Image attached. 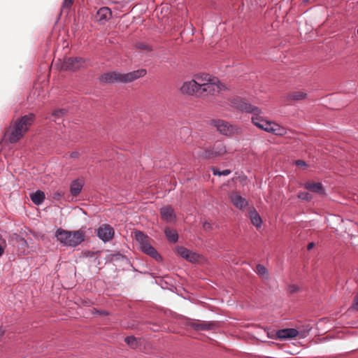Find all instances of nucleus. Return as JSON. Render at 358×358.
Listing matches in <instances>:
<instances>
[{"instance_id":"f257e3e1","label":"nucleus","mask_w":358,"mask_h":358,"mask_svg":"<svg viewBox=\"0 0 358 358\" xmlns=\"http://www.w3.org/2000/svg\"><path fill=\"white\" fill-rule=\"evenodd\" d=\"M230 103L231 106L236 109L252 113V122L258 128L275 135L282 136L285 134V128L273 122L264 119L261 116L262 111L258 107L251 105L241 97L237 96L231 99Z\"/></svg>"},{"instance_id":"f03ea898","label":"nucleus","mask_w":358,"mask_h":358,"mask_svg":"<svg viewBox=\"0 0 358 358\" xmlns=\"http://www.w3.org/2000/svg\"><path fill=\"white\" fill-rule=\"evenodd\" d=\"M34 118L35 115L29 113L13 122L6 133L9 143H17L28 131L29 127L33 124Z\"/></svg>"},{"instance_id":"7ed1b4c3","label":"nucleus","mask_w":358,"mask_h":358,"mask_svg":"<svg viewBox=\"0 0 358 358\" xmlns=\"http://www.w3.org/2000/svg\"><path fill=\"white\" fill-rule=\"evenodd\" d=\"M146 73V70L143 69L127 73H120L115 71L108 72L103 74L100 80L104 83H129L143 77Z\"/></svg>"},{"instance_id":"20e7f679","label":"nucleus","mask_w":358,"mask_h":358,"mask_svg":"<svg viewBox=\"0 0 358 358\" xmlns=\"http://www.w3.org/2000/svg\"><path fill=\"white\" fill-rule=\"evenodd\" d=\"M85 232L82 230L68 231L57 229L55 232L57 240L64 246L75 248L85 240Z\"/></svg>"},{"instance_id":"39448f33","label":"nucleus","mask_w":358,"mask_h":358,"mask_svg":"<svg viewBox=\"0 0 358 358\" xmlns=\"http://www.w3.org/2000/svg\"><path fill=\"white\" fill-rule=\"evenodd\" d=\"M194 80L202 92L205 94L206 92L214 94L216 92L225 90L226 86L221 83L215 78L206 73H201L194 76Z\"/></svg>"},{"instance_id":"423d86ee","label":"nucleus","mask_w":358,"mask_h":358,"mask_svg":"<svg viewBox=\"0 0 358 358\" xmlns=\"http://www.w3.org/2000/svg\"><path fill=\"white\" fill-rule=\"evenodd\" d=\"M134 237L136 241L138 243L141 250L152 257L157 261L162 260L161 255L158 253V252L154 248L150 243V238L144 234L141 231H134Z\"/></svg>"},{"instance_id":"0eeeda50","label":"nucleus","mask_w":358,"mask_h":358,"mask_svg":"<svg viewBox=\"0 0 358 358\" xmlns=\"http://www.w3.org/2000/svg\"><path fill=\"white\" fill-rule=\"evenodd\" d=\"M227 152L225 145L222 142L215 143L212 147L206 148L200 157L203 159H213L216 157L222 156Z\"/></svg>"},{"instance_id":"6e6552de","label":"nucleus","mask_w":358,"mask_h":358,"mask_svg":"<svg viewBox=\"0 0 358 358\" xmlns=\"http://www.w3.org/2000/svg\"><path fill=\"white\" fill-rule=\"evenodd\" d=\"M310 330V328H308L303 331H298L294 328H287L278 330L276 333V335L280 339L293 338L296 336H299L300 338H303L306 337Z\"/></svg>"},{"instance_id":"1a4fd4ad","label":"nucleus","mask_w":358,"mask_h":358,"mask_svg":"<svg viewBox=\"0 0 358 358\" xmlns=\"http://www.w3.org/2000/svg\"><path fill=\"white\" fill-rule=\"evenodd\" d=\"M85 61L81 57H68L60 61L59 68L64 71H76L83 66Z\"/></svg>"},{"instance_id":"9d476101","label":"nucleus","mask_w":358,"mask_h":358,"mask_svg":"<svg viewBox=\"0 0 358 358\" xmlns=\"http://www.w3.org/2000/svg\"><path fill=\"white\" fill-rule=\"evenodd\" d=\"M217 130L225 136H231L237 131L238 129L232 124L222 120H213L210 122Z\"/></svg>"},{"instance_id":"9b49d317","label":"nucleus","mask_w":358,"mask_h":358,"mask_svg":"<svg viewBox=\"0 0 358 358\" xmlns=\"http://www.w3.org/2000/svg\"><path fill=\"white\" fill-rule=\"evenodd\" d=\"M194 79L185 82L180 87L182 94L188 95L205 96Z\"/></svg>"},{"instance_id":"f8f14e48","label":"nucleus","mask_w":358,"mask_h":358,"mask_svg":"<svg viewBox=\"0 0 358 358\" xmlns=\"http://www.w3.org/2000/svg\"><path fill=\"white\" fill-rule=\"evenodd\" d=\"M113 228L109 224H102L97 229L96 235L103 242H108L111 240L114 236Z\"/></svg>"},{"instance_id":"ddd939ff","label":"nucleus","mask_w":358,"mask_h":358,"mask_svg":"<svg viewBox=\"0 0 358 358\" xmlns=\"http://www.w3.org/2000/svg\"><path fill=\"white\" fill-rule=\"evenodd\" d=\"M176 250L180 256L189 262L195 263L199 259V255L197 253L194 252L186 248L179 246L176 248Z\"/></svg>"},{"instance_id":"4468645a","label":"nucleus","mask_w":358,"mask_h":358,"mask_svg":"<svg viewBox=\"0 0 358 358\" xmlns=\"http://www.w3.org/2000/svg\"><path fill=\"white\" fill-rule=\"evenodd\" d=\"M230 200L232 203L239 209H243L248 204L247 200L242 197L238 192H232L230 194Z\"/></svg>"},{"instance_id":"2eb2a0df","label":"nucleus","mask_w":358,"mask_h":358,"mask_svg":"<svg viewBox=\"0 0 358 358\" xmlns=\"http://www.w3.org/2000/svg\"><path fill=\"white\" fill-rule=\"evenodd\" d=\"M191 326L196 330H212L217 327L215 322L198 321L192 322Z\"/></svg>"},{"instance_id":"dca6fc26","label":"nucleus","mask_w":358,"mask_h":358,"mask_svg":"<svg viewBox=\"0 0 358 358\" xmlns=\"http://www.w3.org/2000/svg\"><path fill=\"white\" fill-rule=\"evenodd\" d=\"M304 187L313 192L317 193L320 195L324 194V189L321 182H306L304 184Z\"/></svg>"},{"instance_id":"f3484780","label":"nucleus","mask_w":358,"mask_h":358,"mask_svg":"<svg viewBox=\"0 0 358 358\" xmlns=\"http://www.w3.org/2000/svg\"><path fill=\"white\" fill-rule=\"evenodd\" d=\"M160 214L164 220L171 222L175 220L176 216L171 206H164L160 209Z\"/></svg>"},{"instance_id":"a211bd4d","label":"nucleus","mask_w":358,"mask_h":358,"mask_svg":"<svg viewBox=\"0 0 358 358\" xmlns=\"http://www.w3.org/2000/svg\"><path fill=\"white\" fill-rule=\"evenodd\" d=\"M249 217L252 224L255 226L257 229L262 227V218L255 208L250 209Z\"/></svg>"},{"instance_id":"6ab92c4d","label":"nucleus","mask_w":358,"mask_h":358,"mask_svg":"<svg viewBox=\"0 0 358 358\" xmlns=\"http://www.w3.org/2000/svg\"><path fill=\"white\" fill-rule=\"evenodd\" d=\"M111 16V10L108 7H101L96 13L97 20L103 21L109 19Z\"/></svg>"},{"instance_id":"aec40b11","label":"nucleus","mask_w":358,"mask_h":358,"mask_svg":"<svg viewBox=\"0 0 358 358\" xmlns=\"http://www.w3.org/2000/svg\"><path fill=\"white\" fill-rule=\"evenodd\" d=\"M30 199L35 205H41L45 199V194L41 190L30 194Z\"/></svg>"},{"instance_id":"412c9836","label":"nucleus","mask_w":358,"mask_h":358,"mask_svg":"<svg viewBox=\"0 0 358 358\" xmlns=\"http://www.w3.org/2000/svg\"><path fill=\"white\" fill-rule=\"evenodd\" d=\"M306 93L302 91H295L289 93L287 99L290 101H300L306 98Z\"/></svg>"},{"instance_id":"4be33fe9","label":"nucleus","mask_w":358,"mask_h":358,"mask_svg":"<svg viewBox=\"0 0 358 358\" xmlns=\"http://www.w3.org/2000/svg\"><path fill=\"white\" fill-rule=\"evenodd\" d=\"M83 182L82 180H73L71 185V193L73 196H77L82 190Z\"/></svg>"},{"instance_id":"5701e85b","label":"nucleus","mask_w":358,"mask_h":358,"mask_svg":"<svg viewBox=\"0 0 358 358\" xmlns=\"http://www.w3.org/2000/svg\"><path fill=\"white\" fill-rule=\"evenodd\" d=\"M164 234L169 242L176 243L178 241V235L175 230L171 229L169 228H166L164 229Z\"/></svg>"},{"instance_id":"b1692460","label":"nucleus","mask_w":358,"mask_h":358,"mask_svg":"<svg viewBox=\"0 0 358 358\" xmlns=\"http://www.w3.org/2000/svg\"><path fill=\"white\" fill-rule=\"evenodd\" d=\"M256 272L262 278H268V272L266 267L262 264L257 265Z\"/></svg>"},{"instance_id":"393cba45","label":"nucleus","mask_w":358,"mask_h":358,"mask_svg":"<svg viewBox=\"0 0 358 358\" xmlns=\"http://www.w3.org/2000/svg\"><path fill=\"white\" fill-rule=\"evenodd\" d=\"M67 113V110L64 108L57 109L53 111L52 115L55 117L54 121H56L57 119L63 117Z\"/></svg>"},{"instance_id":"a878e982","label":"nucleus","mask_w":358,"mask_h":358,"mask_svg":"<svg viewBox=\"0 0 358 358\" xmlns=\"http://www.w3.org/2000/svg\"><path fill=\"white\" fill-rule=\"evenodd\" d=\"M213 173L215 176H228L231 173V171L229 169H225L222 171H218L215 167L212 168Z\"/></svg>"},{"instance_id":"bb28decb","label":"nucleus","mask_w":358,"mask_h":358,"mask_svg":"<svg viewBox=\"0 0 358 358\" xmlns=\"http://www.w3.org/2000/svg\"><path fill=\"white\" fill-rule=\"evenodd\" d=\"M127 344L132 348H135L137 345V341L134 336H127L124 339Z\"/></svg>"},{"instance_id":"cd10ccee","label":"nucleus","mask_w":358,"mask_h":358,"mask_svg":"<svg viewBox=\"0 0 358 358\" xmlns=\"http://www.w3.org/2000/svg\"><path fill=\"white\" fill-rule=\"evenodd\" d=\"M7 243L6 239L0 236V258L4 255Z\"/></svg>"},{"instance_id":"c85d7f7f","label":"nucleus","mask_w":358,"mask_h":358,"mask_svg":"<svg viewBox=\"0 0 358 358\" xmlns=\"http://www.w3.org/2000/svg\"><path fill=\"white\" fill-rule=\"evenodd\" d=\"M298 197L303 201H310L312 199L311 194L307 192H299L298 194Z\"/></svg>"},{"instance_id":"c756f323","label":"nucleus","mask_w":358,"mask_h":358,"mask_svg":"<svg viewBox=\"0 0 358 358\" xmlns=\"http://www.w3.org/2000/svg\"><path fill=\"white\" fill-rule=\"evenodd\" d=\"M72 4L73 0H64L62 3V9L66 10L68 11L69 10H70Z\"/></svg>"},{"instance_id":"7c9ffc66","label":"nucleus","mask_w":358,"mask_h":358,"mask_svg":"<svg viewBox=\"0 0 358 358\" xmlns=\"http://www.w3.org/2000/svg\"><path fill=\"white\" fill-rule=\"evenodd\" d=\"M136 47L138 48V49H141V50H151V49L148 47V45L143 43H139L136 45Z\"/></svg>"},{"instance_id":"2f4dec72","label":"nucleus","mask_w":358,"mask_h":358,"mask_svg":"<svg viewBox=\"0 0 358 358\" xmlns=\"http://www.w3.org/2000/svg\"><path fill=\"white\" fill-rule=\"evenodd\" d=\"M299 289V287L296 285H292L289 286L288 290L290 293H294Z\"/></svg>"},{"instance_id":"473e14b6","label":"nucleus","mask_w":358,"mask_h":358,"mask_svg":"<svg viewBox=\"0 0 358 358\" xmlns=\"http://www.w3.org/2000/svg\"><path fill=\"white\" fill-rule=\"evenodd\" d=\"M203 227L205 230L208 231L211 229V224L209 222H205L203 224Z\"/></svg>"},{"instance_id":"72a5a7b5","label":"nucleus","mask_w":358,"mask_h":358,"mask_svg":"<svg viewBox=\"0 0 358 358\" xmlns=\"http://www.w3.org/2000/svg\"><path fill=\"white\" fill-rule=\"evenodd\" d=\"M295 164L298 166H306V162L303 160H296L295 162Z\"/></svg>"},{"instance_id":"f704fd0d","label":"nucleus","mask_w":358,"mask_h":358,"mask_svg":"<svg viewBox=\"0 0 358 358\" xmlns=\"http://www.w3.org/2000/svg\"><path fill=\"white\" fill-rule=\"evenodd\" d=\"M353 307H354L355 309L358 310V294L355 298V301H354V303H353Z\"/></svg>"},{"instance_id":"c9c22d12","label":"nucleus","mask_w":358,"mask_h":358,"mask_svg":"<svg viewBox=\"0 0 358 358\" xmlns=\"http://www.w3.org/2000/svg\"><path fill=\"white\" fill-rule=\"evenodd\" d=\"M78 156V152H71V155H70V157H71V158H76V157H77Z\"/></svg>"},{"instance_id":"e433bc0d","label":"nucleus","mask_w":358,"mask_h":358,"mask_svg":"<svg viewBox=\"0 0 358 358\" xmlns=\"http://www.w3.org/2000/svg\"><path fill=\"white\" fill-rule=\"evenodd\" d=\"M314 243L311 242L308 245V250H310L314 247Z\"/></svg>"},{"instance_id":"4c0bfd02","label":"nucleus","mask_w":358,"mask_h":358,"mask_svg":"<svg viewBox=\"0 0 358 358\" xmlns=\"http://www.w3.org/2000/svg\"><path fill=\"white\" fill-rule=\"evenodd\" d=\"M309 0H303V2L307 3Z\"/></svg>"},{"instance_id":"58836bf2","label":"nucleus","mask_w":358,"mask_h":358,"mask_svg":"<svg viewBox=\"0 0 358 358\" xmlns=\"http://www.w3.org/2000/svg\"><path fill=\"white\" fill-rule=\"evenodd\" d=\"M183 130H184L185 131H188V129H186V128L183 129Z\"/></svg>"},{"instance_id":"ea45409f","label":"nucleus","mask_w":358,"mask_h":358,"mask_svg":"<svg viewBox=\"0 0 358 358\" xmlns=\"http://www.w3.org/2000/svg\"><path fill=\"white\" fill-rule=\"evenodd\" d=\"M357 34H358V29H357Z\"/></svg>"}]
</instances>
